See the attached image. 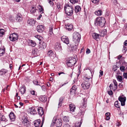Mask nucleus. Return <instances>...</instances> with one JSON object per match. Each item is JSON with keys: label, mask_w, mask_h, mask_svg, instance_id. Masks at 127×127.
Segmentation results:
<instances>
[{"label": "nucleus", "mask_w": 127, "mask_h": 127, "mask_svg": "<svg viewBox=\"0 0 127 127\" xmlns=\"http://www.w3.org/2000/svg\"><path fill=\"white\" fill-rule=\"evenodd\" d=\"M89 97H86L83 98V99L82 103L81 104V106L79 107V109L81 111L80 113L81 115L83 116L85 113V111L86 110V108L87 106V99Z\"/></svg>", "instance_id": "1"}, {"label": "nucleus", "mask_w": 127, "mask_h": 127, "mask_svg": "<svg viewBox=\"0 0 127 127\" xmlns=\"http://www.w3.org/2000/svg\"><path fill=\"white\" fill-rule=\"evenodd\" d=\"M106 22L104 18L102 17H99L96 18L95 21V25H98L100 27H104Z\"/></svg>", "instance_id": "2"}, {"label": "nucleus", "mask_w": 127, "mask_h": 127, "mask_svg": "<svg viewBox=\"0 0 127 127\" xmlns=\"http://www.w3.org/2000/svg\"><path fill=\"white\" fill-rule=\"evenodd\" d=\"M64 9L66 14L68 16L72 15L73 11L72 6L70 4H66L64 7Z\"/></svg>", "instance_id": "3"}, {"label": "nucleus", "mask_w": 127, "mask_h": 127, "mask_svg": "<svg viewBox=\"0 0 127 127\" xmlns=\"http://www.w3.org/2000/svg\"><path fill=\"white\" fill-rule=\"evenodd\" d=\"M73 40L76 43H79L81 39V35L78 32H74L73 36Z\"/></svg>", "instance_id": "4"}, {"label": "nucleus", "mask_w": 127, "mask_h": 127, "mask_svg": "<svg viewBox=\"0 0 127 127\" xmlns=\"http://www.w3.org/2000/svg\"><path fill=\"white\" fill-rule=\"evenodd\" d=\"M52 124H54L57 127H61L62 125V122L60 119H57L56 117H54L52 121Z\"/></svg>", "instance_id": "5"}, {"label": "nucleus", "mask_w": 127, "mask_h": 127, "mask_svg": "<svg viewBox=\"0 0 127 127\" xmlns=\"http://www.w3.org/2000/svg\"><path fill=\"white\" fill-rule=\"evenodd\" d=\"M76 63V60L73 57L69 58V61L66 63L67 64L68 66H72L74 65Z\"/></svg>", "instance_id": "6"}, {"label": "nucleus", "mask_w": 127, "mask_h": 127, "mask_svg": "<svg viewBox=\"0 0 127 127\" xmlns=\"http://www.w3.org/2000/svg\"><path fill=\"white\" fill-rule=\"evenodd\" d=\"M18 35L17 33H14L9 36V38L11 41H14L18 39Z\"/></svg>", "instance_id": "7"}, {"label": "nucleus", "mask_w": 127, "mask_h": 127, "mask_svg": "<svg viewBox=\"0 0 127 127\" xmlns=\"http://www.w3.org/2000/svg\"><path fill=\"white\" fill-rule=\"evenodd\" d=\"M22 122V124L26 127H28L30 126V122L27 117L23 118Z\"/></svg>", "instance_id": "8"}, {"label": "nucleus", "mask_w": 127, "mask_h": 127, "mask_svg": "<svg viewBox=\"0 0 127 127\" xmlns=\"http://www.w3.org/2000/svg\"><path fill=\"white\" fill-rule=\"evenodd\" d=\"M44 118L43 119L42 124H40L41 122L40 119H38L35 120L34 122V125L36 127H38L40 126V127H42L43 123Z\"/></svg>", "instance_id": "9"}, {"label": "nucleus", "mask_w": 127, "mask_h": 127, "mask_svg": "<svg viewBox=\"0 0 127 127\" xmlns=\"http://www.w3.org/2000/svg\"><path fill=\"white\" fill-rule=\"evenodd\" d=\"M124 96H120L118 98V100L121 102V104L122 106H124L125 105V102L126 100L125 97Z\"/></svg>", "instance_id": "10"}, {"label": "nucleus", "mask_w": 127, "mask_h": 127, "mask_svg": "<svg viewBox=\"0 0 127 127\" xmlns=\"http://www.w3.org/2000/svg\"><path fill=\"white\" fill-rule=\"evenodd\" d=\"M27 23L30 26H33L35 23V20L32 18L29 19L27 21Z\"/></svg>", "instance_id": "11"}, {"label": "nucleus", "mask_w": 127, "mask_h": 127, "mask_svg": "<svg viewBox=\"0 0 127 127\" xmlns=\"http://www.w3.org/2000/svg\"><path fill=\"white\" fill-rule=\"evenodd\" d=\"M82 88L84 90H86L89 88L90 84L89 83L87 82H83L81 84Z\"/></svg>", "instance_id": "12"}, {"label": "nucleus", "mask_w": 127, "mask_h": 127, "mask_svg": "<svg viewBox=\"0 0 127 127\" xmlns=\"http://www.w3.org/2000/svg\"><path fill=\"white\" fill-rule=\"evenodd\" d=\"M61 40L64 43L68 44L69 43V41L68 37L66 36H63L61 37Z\"/></svg>", "instance_id": "13"}, {"label": "nucleus", "mask_w": 127, "mask_h": 127, "mask_svg": "<svg viewBox=\"0 0 127 127\" xmlns=\"http://www.w3.org/2000/svg\"><path fill=\"white\" fill-rule=\"evenodd\" d=\"M23 19L22 15L20 13H18L16 15L15 18V20L17 22H21Z\"/></svg>", "instance_id": "14"}, {"label": "nucleus", "mask_w": 127, "mask_h": 127, "mask_svg": "<svg viewBox=\"0 0 127 127\" xmlns=\"http://www.w3.org/2000/svg\"><path fill=\"white\" fill-rule=\"evenodd\" d=\"M44 26L42 25H38L37 27L36 30L37 32H42L44 30Z\"/></svg>", "instance_id": "15"}, {"label": "nucleus", "mask_w": 127, "mask_h": 127, "mask_svg": "<svg viewBox=\"0 0 127 127\" xmlns=\"http://www.w3.org/2000/svg\"><path fill=\"white\" fill-rule=\"evenodd\" d=\"M26 91V88L25 86H23L20 88L19 93H20L21 94L23 95L25 92Z\"/></svg>", "instance_id": "16"}, {"label": "nucleus", "mask_w": 127, "mask_h": 127, "mask_svg": "<svg viewBox=\"0 0 127 127\" xmlns=\"http://www.w3.org/2000/svg\"><path fill=\"white\" fill-rule=\"evenodd\" d=\"M55 49L57 51H61L62 49L61 45L60 43H56L55 45Z\"/></svg>", "instance_id": "17"}, {"label": "nucleus", "mask_w": 127, "mask_h": 127, "mask_svg": "<svg viewBox=\"0 0 127 127\" xmlns=\"http://www.w3.org/2000/svg\"><path fill=\"white\" fill-rule=\"evenodd\" d=\"M37 111L38 114L40 116H41L43 114L44 112L42 107H38L37 108Z\"/></svg>", "instance_id": "18"}, {"label": "nucleus", "mask_w": 127, "mask_h": 127, "mask_svg": "<svg viewBox=\"0 0 127 127\" xmlns=\"http://www.w3.org/2000/svg\"><path fill=\"white\" fill-rule=\"evenodd\" d=\"M65 28L68 31H70L72 29L73 26L71 24H68L65 25Z\"/></svg>", "instance_id": "19"}, {"label": "nucleus", "mask_w": 127, "mask_h": 127, "mask_svg": "<svg viewBox=\"0 0 127 127\" xmlns=\"http://www.w3.org/2000/svg\"><path fill=\"white\" fill-rule=\"evenodd\" d=\"M9 117L12 121H14L16 117L14 113L12 112L9 115Z\"/></svg>", "instance_id": "20"}, {"label": "nucleus", "mask_w": 127, "mask_h": 127, "mask_svg": "<svg viewBox=\"0 0 127 127\" xmlns=\"http://www.w3.org/2000/svg\"><path fill=\"white\" fill-rule=\"evenodd\" d=\"M69 108L71 111L73 112L75 109V105L73 104H71L69 105Z\"/></svg>", "instance_id": "21"}, {"label": "nucleus", "mask_w": 127, "mask_h": 127, "mask_svg": "<svg viewBox=\"0 0 127 127\" xmlns=\"http://www.w3.org/2000/svg\"><path fill=\"white\" fill-rule=\"evenodd\" d=\"M83 79L84 81L85 82H88L90 83V81H91L92 80V78L90 77H86L84 76L83 77Z\"/></svg>", "instance_id": "22"}, {"label": "nucleus", "mask_w": 127, "mask_h": 127, "mask_svg": "<svg viewBox=\"0 0 127 127\" xmlns=\"http://www.w3.org/2000/svg\"><path fill=\"white\" fill-rule=\"evenodd\" d=\"M39 100L43 102H45L47 100V98L45 96H40L39 98Z\"/></svg>", "instance_id": "23"}, {"label": "nucleus", "mask_w": 127, "mask_h": 127, "mask_svg": "<svg viewBox=\"0 0 127 127\" xmlns=\"http://www.w3.org/2000/svg\"><path fill=\"white\" fill-rule=\"evenodd\" d=\"M30 109V113L32 115H34L36 114V110L34 107H32Z\"/></svg>", "instance_id": "24"}, {"label": "nucleus", "mask_w": 127, "mask_h": 127, "mask_svg": "<svg viewBox=\"0 0 127 127\" xmlns=\"http://www.w3.org/2000/svg\"><path fill=\"white\" fill-rule=\"evenodd\" d=\"M30 45L32 47H34L36 45V43L35 41L32 40H30L29 42Z\"/></svg>", "instance_id": "25"}, {"label": "nucleus", "mask_w": 127, "mask_h": 127, "mask_svg": "<svg viewBox=\"0 0 127 127\" xmlns=\"http://www.w3.org/2000/svg\"><path fill=\"white\" fill-rule=\"evenodd\" d=\"M0 121H3L5 122L7 121V120L6 119L5 117L0 113Z\"/></svg>", "instance_id": "26"}, {"label": "nucleus", "mask_w": 127, "mask_h": 127, "mask_svg": "<svg viewBox=\"0 0 127 127\" xmlns=\"http://www.w3.org/2000/svg\"><path fill=\"white\" fill-rule=\"evenodd\" d=\"M57 6L58 10H60L63 8V4L61 3L58 2L57 4Z\"/></svg>", "instance_id": "27"}, {"label": "nucleus", "mask_w": 127, "mask_h": 127, "mask_svg": "<svg viewBox=\"0 0 127 127\" xmlns=\"http://www.w3.org/2000/svg\"><path fill=\"white\" fill-rule=\"evenodd\" d=\"M81 7L79 6H77L75 7V11L76 13H77L80 12L81 10Z\"/></svg>", "instance_id": "28"}, {"label": "nucleus", "mask_w": 127, "mask_h": 127, "mask_svg": "<svg viewBox=\"0 0 127 127\" xmlns=\"http://www.w3.org/2000/svg\"><path fill=\"white\" fill-rule=\"evenodd\" d=\"M38 10L41 13H42L44 12V10L43 7L41 5H39L38 6Z\"/></svg>", "instance_id": "29"}, {"label": "nucleus", "mask_w": 127, "mask_h": 127, "mask_svg": "<svg viewBox=\"0 0 127 127\" xmlns=\"http://www.w3.org/2000/svg\"><path fill=\"white\" fill-rule=\"evenodd\" d=\"M92 36L93 38L96 40L97 38H98L99 35L96 33H93L92 34Z\"/></svg>", "instance_id": "30"}, {"label": "nucleus", "mask_w": 127, "mask_h": 127, "mask_svg": "<svg viewBox=\"0 0 127 127\" xmlns=\"http://www.w3.org/2000/svg\"><path fill=\"white\" fill-rule=\"evenodd\" d=\"M7 71L4 69H2L0 70V75H2L6 73Z\"/></svg>", "instance_id": "31"}, {"label": "nucleus", "mask_w": 127, "mask_h": 127, "mask_svg": "<svg viewBox=\"0 0 127 127\" xmlns=\"http://www.w3.org/2000/svg\"><path fill=\"white\" fill-rule=\"evenodd\" d=\"M102 12L101 10H98L95 12V15L97 16L101 15L102 14Z\"/></svg>", "instance_id": "32"}, {"label": "nucleus", "mask_w": 127, "mask_h": 127, "mask_svg": "<svg viewBox=\"0 0 127 127\" xmlns=\"http://www.w3.org/2000/svg\"><path fill=\"white\" fill-rule=\"evenodd\" d=\"M5 30L2 29H0V37H2L4 34Z\"/></svg>", "instance_id": "33"}, {"label": "nucleus", "mask_w": 127, "mask_h": 127, "mask_svg": "<svg viewBox=\"0 0 127 127\" xmlns=\"http://www.w3.org/2000/svg\"><path fill=\"white\" fill-rule=\"evenodd\" d=\"M113 82L114 84V85L115 86L114 88V89H113V90H116L117 89V83L116 81L114 79L113 80Z\"/></svg>", "instance_id": "34"}, {"label": "nucleus", "mask_w": 127, "mask_h": 127, "mask_svg": "<svg viewBox=\"0 0 127 127\" xmlns=\"http://www.w3.org/2000/svg\"><path fill=\"white\" fill-rule=\"evenodd\" d=\"M64 99V98L63 97H61L60 98L59 102L58 104L59 107H60L61 106L62 104V101Z\"/></svg>", "instance_id": "35"}, {"label": "nucleus", "mask_w": 127, "mask_h": 127, "mask_svg": "<svg viewBox=\"0 0 127 127\" xmlns=\"http://www.w3.org/2000/svg\"><path fill=\"white\" fill-rule=\"evenodd\" d=\"M110 113L109 112H107L105 114V116L106 117L105 119L107 120H108L110 119Z\"/></svg>", "instance_id": "36"}, {"label": "nucleus", "mask_w": 127, "mask_h": 127, "mask_svg": "<svg viewBox=\"0 0 127 127\" xmlns=\"http://www.w3.org/2000/svg\"><path fill=\"white\" fill-rule=\"evenodd\" d=\"M77 45H74L71 47V50L73 51H75L77 49Z\"/></svg>", "instance_id": "37"}, {"label": "nucleus", "mask_w": 127, "mask_h": 127, "mask_svg": "<svg viewBox=\"0 0 127 127\" xmlns=\"http://www.w3.org/2000/svg\"><path fill=\"white\" fill-rule=\"evenodd\" d=\"M36 10H38L36 9L35 7H32L30 10V12L32 13H34L36 12Z\"/></svg>", "instance_id": "38"}, {"label": "nucleus", "mask_w": 127, "mask_h": 127, "mask_svg": "<svg viewBox=\"0 0 127 127\" xmlns=\"http://www.w3.org/2000/svg\"><path fill=\"white\" fill-rule=\"evenodd\" d=\"M47 55L51 57L53 55L54 53L52 50H50L48 52Z\"/></svg>", "instance_id": "39"}, {"label": "nucleus", "mask_w": 127, "mask_h": 127, "mask_svg": "<svg viewBox=\"0 0 127 127\" xmlns=\"http://www.w3.org/2000/svg\"><path fill=\"white\" fill-rule=\"evenodd\" d=\"M106 31L105 30H102L101 32V36H103L106 33Z\"/></svg>", "instance_id": "40"}, {"label": "nucleus", "mask_w": 127, "mask_h": 127, "mask_svg": "<svg viewBox=\"0 0 127 127\" xmlns=\"http://www.w3.org/2000/svg\"><path fill=\"white\" fill-rule=\"evenodd\" d=\"M64 121L65 122H68L69 121V118L68 116H64L63 118Z\"/></svg>", "instance_id": "41"}, {"label": "nucleus", "mask_w": 127, "mask_h": 127, "mask_svg": "<svg viewBox=\"0 0 127 127\" xmlns=\"http://www.w3.org/2000/svg\"><path fill=\"white\" fill-rule=\"evenodd\" d=\"M82 121H81L80 122H77L75 124V126L76 127H80V126L81 124Z\"/></svg>", "instance_id": "42"}, {"label": "nucleus", "mask_w": 127, "mask_h": 127, "mask_svg": "<svg viewBox=\"0 0 127 127\" xmlns=\"http://www.w3.org/2000/svg\"><path fill=\"white\" fill-rule=\"evenodd\" d=\"M53 26H52L51 27H50L49 33L51 35H52L53 34Z\"/></svg>", "instance_id": "43"}, {"label": "nucleus", "mask_w": 127, "mask_h": 127, "mask_svg": "<svg viewBox=\"0 0 127 127\" xmlns=\"http://www.w3.org/2000/svg\"><path fill=\"white\" fill-rule=\"evenodd\" d=\"M117 80L120 82H121V81H122V77L121 75L117 76Z\"/></svg>", "instance_id": "44"}, {"label": "nucleus", "mask_w": 127, "mask_h": 127, "mask_svg": "<svg viewBox=\"0 0 127 127\" xmlns=\"http://www.w3.org/2000/svg\"><path fill=\"white\" fill-rule=\"evenodd\" d=\"M30 92L31 94L33 95H37V93L34 90L31 91Z\"/></svg>", "instance_id": "45"}, {"label": "nucleus", "mask_w": 127, "mask_h": 127, "mask_svg": "<svg viewBox=\"0 0 127 127\" xmlns=\"http://www.w3.org/2000/svg\"><path fill=\"white\" fill-rule=\"evenodd\" d=\"M76 91L74 90H71L70 89V94L71 95H75L76 94Z\"/></svg>", "instance_id": "46"}, {"label": "nucleus", "mask_w": 127, "mask_h": 127, "mask_svg": "<svg viewBox=\"0 0 127 127\" xmlns=\"http://www.w3.org/2000/svg\"><path fill=\"white\" fill-rule=\"evenodd\" d=\"M119 104H119L118 103V101H116L115 102V106L117 108H119Z\"/></svg>", "instance_id": "47"}, {"label": "nucleus", "mask_w": 127, "mask_h": 127, "mask_svg": "<svg viewBox=\"0 0 127 127\" xmlns=\"http://www.w3.org/2000/svg\"><path fill=\"white\" fill-rule=\"evenodd\" d=\"M77 88L76 86L75 85H74L72 86L70 90H74L76 91Z\"/></svg>", "instance_id": "48"}, {"label": "nucleus", "mask_w": 127, "mask_h": 127, "mask_svg": "<svg viewBox=\"0 0 127 127\" xmlns=\"http://www.w3.org/2000/svg\"><path fill=\"white\" fill-rule=\"evenodd\" d=\"M4 51L2 49H0V56H1L4 53Z\"/></svg>", "instance_id": "49"}, {"label": "nucleus", "mask_w": 127, "mask_h": 127, "mask_svg": "<svg viewBox=\"0 0 127 127\" xmlns=\"http://www.w3.org/2000/svg\"><path fill=\"white\" fill-rule=\"evenodd\" d=\"M78 0H70V2L74 4L78 2Z\"/></svg>", "instance_id": "50"}, {"label": "nucleus", "mask_w": 127, "mask_h": 127, "mask_svg": "<svg viewBox=\"0 0 127 127\" xmlns=\"http://www.w3.org/2000/svg\"><path fill=\"white\" fill-rule=\"evenodd\" d=\"M91 1L93 3L95 4H97L99 0H91Z\"/></svg>", "instance_id": "51"}, {"label": "nucleus", "mask_w": 127, "mask_h": 127, "mask_svg": "<svg viewBox=\"0 0 127 127\" xmlns=\"http://www.w3.org/2000/svg\"><path fill=\"white\" fill-rule=\"evenodd\" d=\"M33 83L35 85L40 86V85L38 84V81H34L33 82Z\"/></svg>", "instance_id": "52"}, {"label": "nucleus", "mask_w": 127, "mask_h": 127, "mask_svg": "<svg viewBox=\"0 0 127 127\" xmlns=\"http://www.w3.org/2000/svg\"><path fill=\"white\" fill-rule=\"evenodd\" d=\"M41 44L43 46V48H46V44L44 42H41Z\"/></svg>", "instance_id": "53"}, {"label": "nucleus", "mask_w": 127, "mask_h": 127, "mask_svg": "<svg viewBox=\"0 0 127 127\" xmlns=\"http://www.w3.org/2000/svg\"><path fill=\"white\" fill-rule=\"evenodd\" d=\"M125 67L123 66H122L120 67V69L122 71H124L125 69Z\"/></svg>", "instance_id": "54"}, {"label": "nucleus", "mask_w": 127, "mask_h": 127, "mask_svg": "<svg viewBox=\"0 0 127 127\" xmlns=\"http://www.w3.org/2000/svg\"><path fill=\"white\" fill-rule=\"evenodd\" d=\"M35 37L40 41L41 40L42 38L39 35H37L35 36Z\"/></svg>", "instance_id": "55"}, {"label": "nucleus", "mask_w": 127, "mask_h": 127, "mask_svg": "<svg viewBox=\"0 0 127 127\" xmlns=\"http://www.w3.org/2000/svg\"><path fill=\"white\" fill-rule=\"evenodd\" d=\"M90 53V50L88 48H87L86 50V53L87 54H88Z\"/></svg>", "instance_id": "56"}, {"label": "nucleus", "mask_w": 127, "mask_h": 127, "mask_svg": "<svg viewBox=\"0 0 127 127\" xmlns=\"http://www.w3.org/2000/svg\"><path fill=\"white\" fill-rule=\"evenodd\" d=\"M37 50L36 49H33L32 51V53L33 54H34L35 55V54H37V53L36 52V50Z\"/></svg>", "instance_id": "57"}, {"label": "nucleus", "mask_w": 127, "mask_h": 127, "mask_svg": "<svg viewBox=\"0 0 127 127\" xmlns=\"http://www.w3.org/2000/svg\"><path fill=\"white\" fill-rule=\"evenodd\" d=\"M44 49L43 48H42V47L40 46L39 45L38 46V48L37 49V50L38 51H40L41 50H43Z\"/></svg>", "instance_id": "58"}, {"label": "nucleus", "mask_w": 127, "mask_h": 127, "mask_svg": "<svg viewBox=\"0 0 127 127\" xmlns=\"http://www.w3.org/2000/svg\"><path fill=\"white\" fill-rule=\"evenodd\" d=\"M63 127H70V125L67 124H64L63 126Z\"/></svg>", "instance_id": "59"}, {"label": "nucleus", "mask_w": 127, "mask_h": 127, "mask_svg": "<svg viewBox=\"0 0 127 127\" xmlns=\"http://www.w3.org/2000/svg\"><path fill=\"white\" fill-rule=\"evenodd\" d=\"M108 94L109 95H112L113 94V92L111 90L108 91Z\"/></svg>", "instance_id": "60"}, {"label": "nucleus", "mask_w": 127, "mask_h": 127, "mask_svg": "<svg viewBox=\"0 0 127 127\" xmlns=\"http://www.w3.org/2000/svg\"><path fill=\"white\" fill-rule=\"evenodd\" d=\"M120 113L119 114L120 115H121V116H122V117H123V118H124V116H123V115H124V112H121V111H120Z\"/></svg>", "instance_id": "61"}, {"label": "nucleus", "mask_w": 127, "mask_h": 127, "mask_svg": "<svg viewBox=\"0 0 127 127\" xmlns=\"http://www.w3.org/2000/svg\"><path fill=\"white\" fill-rule=\"evenodd\" d=\"M127 50V48L126 47H125L124 46H123V51L124 52H125Z\"/></svg>", "instance_id": "62"}, {"label": "nucleus", "mask_w": 127, "mask_h": 127, "mask_svg": "<svg viewBox=\"0 0 127 127\" xmlns=\"http://www.w3.org/2000/svg\"><path fill=\"white\" fill-rule=\"evenodd\" d=\"M113 84H110L109 86V87L111 89H112L113 90V89H114V88L113 87Z\"/></svg>", "instance_id": "63"}, {"label": "nucleus", "mask_w": 127, "mask_h": 127, "mask_svg": "<svg viewBox=\"0 0 127 127\" xmlns=\"http://www.w3.org/2000/svg\"><path fill=\"white\" fill-rule=\"evenodd\" d=\"M123 76L126 79H127V73H124L123 74Z\"/></svg>", "instance_id": "64"}]
</instances>
